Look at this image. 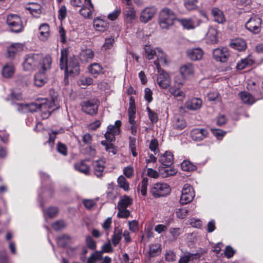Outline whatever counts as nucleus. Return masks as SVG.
<instances>
[{"instance_id":"obj_1","label":"nucleus","mask_w":263,"mask_h":263,"mask_svg":"<svg viewBox=\"0 0 263 263\" xmlns=\"http://www.w3.org/2000/svg\"><path fill=\"white\" fill-rule=\"evenodd\" d=\"M60 67L64 70L65 76L71 75L75 76L79 74L80 66L78 60L75 56L70 57L68 60V51L64 49L61 50L60 59Z\"/></svg>"},{"instance_id":"obj_2","label":"nucleus","mask_w":263,"mask_h":263,"mask_svg":"<svg viewBox=\"0 0 263 263\" xmlns=\"http://www.w3.org/2000/svg\"><path fill=\"white\" fill-rule=\"evenodd\" d=\"M52 64L51 57L46 55L40 63L41 68L39 69L38 72L34 75V83L37 87L44 86L47 82L46 72L51 68Z\"/></svg>"},{"instance_id":"obj_3","label":"nucleus","mask_w":263,"mask_h":263,"mask_svg":"<svg viewBox=\"0 0 263 263\" xmlns=\"http://www.w3.org/2000/svg\"><path fill=\"white\" fill-rule=\"evenodd\" d=\"M176 19L175 12L168 8H164L159 13V23L163 29H167L172 26Z\"/></svg>"},{"instance_id":"obj_4","label":"nucleus","mask_w":263,"mask_h":263,"mask_svg":"<svg viewBox=\"0 0 263 263\" xmlns=\"http://www.w3.org/2000/svg\"><path fill=\"white\" fill-rule=\"evenodd\" d=\"M6 24L10 31L18 33L24 30V25L21 17L15 14H9L6 18Z\"/></svg>"},{"instance_id":"obj_5","label":"nucleus","mask_w":263,"mask_h":263,"mask_svg":"<svg viewBox=\"0 0 263 263\" xmlns=\"http://www.w3.org/2000/svg\"><path fill=\"white\" fill-rule=\"evenodd\" d=\"M43 58L39 54H29L27 55L23 63V67L26 71L33 70L36 66L41 68L40 63Z\"/></svg>"},{"instance_id":"obj_6","label":"nucleus","mask_w":263,"mask_h":263,"mask_svg":"<svg viewBox=\"0 0 263 263\" xmlns=\"http://www.w3.org/2000/svg\"><path fill=\"white\" fill-rule=\"evenodd\" d=\"M171 191L170 186L165 183H156L150 189V193L155 198L164 197Z\"/></svg>"},{"instance_id":"obj_7","label":"nucleus","mask_w":263,"mask_h":263,"mask_svg":"<svg viewBox=\"0 0 263 263\" xmlns=\"http://www.w3.org/2000/svg\"><path fill=\"white\" fill-rule=\"evenodd\" d=\"M262 20L257 15H253L246 22L245 27L249 31L257 34L261 30Z\"/></svg>"},{"instance_id":"obj_8","label":"nucleus","mask_w":263,"mask_h":263,"mask_svg":"<svg viewBox=\"0 0 263 263\" xmlns=\"http://www.w3.org/2000/svg\"><path fill=\"white\" fill-rule=\"evenodd\" d=\"M195 197V192L193 187L189 184H185L182 190L180 203L185 204L191 202Z\"/></svg>"},{"instance_id":"obj_9","label":"nucleus","mask_w":263,"mask_h":263,"mask_svg":"<svg viewBox=\"0 0 263 263\" xmlns=\"http://www.w3.org/2000/svg\"><path fill=\"white\" fill-rule=\"evenodd\" d=\"M81 106L83 112L88 115H94L98 112L99 102L97 100L92 99L83 102Z\"/></svg>"},{"instance_id":"obj_10","label":"nucleus","mask_w":263,"mask_h":263,"mask_svg":"<svg viewBox=\"0 0 263 263\" xmlns=\"http://www.w3.org/2000/svg\"><path fill=\"white\" fill-rule=\"evenodd\" d=\"M213 55L216 61L225 63L228 60L230 53L227 48H218L213 50Z\"/></svg>"},{"instance_id":"obj_11","label":"nucleus","mask_w":263,"mask_h":263,"mask_svg":"<svg viewBox=\"0 0 263 263\" xmlns=\"http://www.w3.org/2000/svg\"><path fill=\"white\" fill-rule=\"evenodd\" d=\"M247 88L249 90L254 91V95L257 97V99L263 98V82L256 83L253 81H249Z\"/></svg>"},{"instance_id":"obj_12","label":"nucleus","mask_w":263,"mask_h":263,"mask_svg":"<svg viewBox=\"0 0 263 263\" xmlns=\"http://www.w3.org/2000/svg\"><path fill=\"white\" fill-rule=\"evenodd\" d=\"M177 20L184 29L187 30L195 29L201 22L200 20H195L192 17L178 18Z\"/></svg>"},{"instance_id":"obj_13","label":"nucleus","mask_w":263,"mask_h":263,"mask_svg":"<svg viewBox=\"0 0 263 263\" xmlns=\"http://www.w3.org/2000/svg\"><path fill=\"white\" fill-rule=\"evenodd\" d=\"M157 82L161 88H167L171 84V78L169 74L161 69V72H158Z\"/></svg>"},{"instance_id":"obj_14","label":"nucleus","mask_w":263,"mask_h":263,"mask_svg":"<svg viewBox=\"0 0 263 263\" xmlns=\"http://www.w3.org/2000/svg\"><path fill=\"white\" fill-rule=\"evenodd\" d=\"M157 8L154 6L145 8L141 12L140 20L141 22L146 23L151 20L157 12Z\"/></svg>"},{"instance_id":"obj_15","label":"nucleus","mask_w":263,"mask_h":263,"mask_svg":"<svg viewBox=\"0 0 263 263\" xmlns=\"http://www.w3.org/2000/svg\"><path fill=\"white\" fill-rule=\"evenodd\" d=\"M17 110L23 112H36L40 110L39 103H32L29 104L23 103H15Z\"/></svg>"},{"instance_id":"obj_16","label":"nucleus","mask_w":263,"mask_h":263,"mask_svg":"<svg viewBox=\"0 0 263 263\" xmlns=\"http://www.w3.org/2000/svg\"><path fill=\"white\" fill-rule=\"evenodd\" d=\"M105 163V159H100L92 162L93 173L98 178H101L103 176Z\"/></svg>"},{"instance_id":"obj_17","label":"nucleus","mask_w":263,"mask_h":263,"mask_svg":"<svg viewBox=\"0 0 263 263\" xmlns=\"http://www.w3.org/2000/svg\"><path fill=\"white\" fill-rule=\"evenodd\" d=\"M157 60L154 61V64L156 66L158 72L161 71V65H165L167 64V55L160 49H157V53L156 55Z\"/></svg>"},{"instance_id":"obj_18","label":"nucleus","mask_w":263,"mask_h":263,"mask_svg":"<svg viewBox=\"0 0 263 263\" xmlns=\"http://www.w3.org/2000/svg\"><path fill=\"white\" fill-rule=\"evenodd\" d=\"M209 132L205 128H195L191 133V136L194 141H201L208 136Z\"/></svg>"},{"instance_id":"obj_19","label":"nucleus","mask_w":263,"mask_h":263,"mask_svg":"<svg viewBox=\"0 0 263 263\" xmlns=\"http://www.w3.org/2000/svg\"><path fill=\"white\" fill-rule=\"evenodd\" d=\"M24 46L21 43H14L7 48V57L13 59L15 55L23 50Z\"/></svg>"},{"instance_id":"obj_20","label":"nucleus","mask_w":263,"mask_h":263,"mask_svg":"<svg viewBox=\"0 0 263 263\" xmlns=\"http://www.w3.org/2000/svg\"><path fill=\"white\" fill-rule=\"evenodd\" d=\"M188 58L192 61H198L202 59L204 52L200 48L188 49L186 51Z\"/></svg>"},{"instance_id":"obj_21","label":"nucleus","mask_w":263,"mask_h":263,"mask_svg":"<svg viewBox=\"0 0 263 263\" xmlns=\"http://www.w3.org/2000/svg\"><path fill=\"white\" fill-rule=\"evenodd\" d=\"M211 14L215 22L218 24H223L226 22L223 12L218 8H213L211 10Z\"/></svg>"},{"instance_id":"obj_22","label":"nucleus","mask_w":263,"mask_h":263,"mask_svg":"<svg viewBox=\"0 0 263 263\" xmlns=\"http://www.w3.org/2000/svg\"><path fill=\"white\" fill-rule=\"evenodd\" d=\"M80 13L85 18H89L92 16V11L94 10L93 5L91 0H88L85 6L81 7Z\"/></svg>"},{"instance_id":"obj_23","label":"nucleus","mask_w":263,"mask_h":263,"mask_svg":"<svg viewBox=\"0 0 263 263\" xmlns=\"http://www.w3.org/2000/svg\"><path fill=\"white\" fill-rule=\"evenodd\" d=\"M159 161L166 167L171 166L174 161L173 155L171 152L167 151L160 156Z\"/></svg>"},{"instance_id":"obj_24","label":"nucleus","mask_w":263,"mask_h":263,"mask_svg":"<svg viewBox=\"0 0 263 263\" xmlns=\"http://www.w3.org/2000/svg\"><path fill=\"white\" fill-rule=\"evenodd\" d=\"M123 17L127 23H132L136 18V11L132 7H128L124 11Z\"/></svg>"},{"instance_id":"obj_25","label":"nucleus","mask_w":263,"mask_h":263,"mask_svg":"<svg viewBox=\"0 0 263 263\" xmlns=\"http://www.w3.org/2000/svg\"><path fill=\"white\" fill-rule=\"evenodd\" d=\"M202 104V100L199 98H194L187 101L185 103V107L190 109L195 110L199 109Z\"/></svg>"},{"instance_id":"obj_26","label":"nucleus","mask_w":263,"mask_h":263,"mask_svg":"<svg viewBox=\"0 0 263 263\" xmlns=\"http://www.w3.org/2000/svg\"><path fill=\"white\" fill-rule=\"evenodd\" d=\"M93 27L96 30L103 32L108 29V23L106 21L97 17L93 20Z\"/></svg>"},{"instance_id":"obj_27","label":"nucleus","mask_w":263,"mask_h":263,"mask_svg":"<svg viewBox=\"0 0 263 263\" xmlns=\"http://www.w3.org/2000/svg\"><path fill=\"white\" fill-rule=\"evenodd\" d=\"M231 47L239 51H242L247 48V43L245 40L242 39H236L233 40L230 43Z\"/></svg>"},{"instance_id":"obj_28","label":"nucleus","mask_w":263,"mask_h":263,"mask_svg":"<svg viewBox=\"0 0 263 263\" xmlns=\"http://www.w3.org/2000/svg\"><path fill=\"white\" fill-rule=\"evenodd\" d=\"M180 74L187 78L189 77L192 76L194 72V68L193 64L187 63L182 65L180 68Z\"/></svg>"},{"instance_id":"obj_29","label":"nucleus","mask_w":263,"mask_h":263,"mask_svg":"<svg viewBox=\"0 0 263 263\" xmlns=\"http://www.w3.org/2000/svg\"><path fill=\"white\" fill-rule=\"evenodd\" d=\"M74 167L77 171L86 175L89 174V166L86 163L84 160H81L76 162L74 165Z\"/></svg>"},{"instance_id":"obj_30","label":"nucleus","mask_w":263,"mask_h":263,"mask_svg":"<svg viewBox=\"0 0 263 263\" xmlns=\"http://www.w3.org/2000/svg\"><path fill=\"white\" fill-rule=\"evenodd\" d=\"M40 35L39 36L41 40L45 41L49 36V26L46 23H43L39 27Z\"/></svg>"},{"instance_id":"obj_31","label":"nucleus","mask_w":263,"mask_h":263,"mask_svg":"<svg viewBox=\"0 0 263 263\" xmlns=\"http://www.w3.org/2000/svg\"><path fill=\"white\" fill-rule=\"evenodd\" d=\"M206 40L210 44H215L218 42L217 31L213 27H210L206 33Z\"/></svg>"},{"instance_id":"obj_32","label":"nucleus","mask_w":263,"mask_h":263,"mask_svg":"<svg viewBox=\"0 0 263 263\" xmlns=\"http://www.w3.org/2000/svg\"><path fill=\"white\" fill-rule=\"evenodd\" d=\"M239 96L245 104L251 105L253 104L257 99H255L253 96L246 91H242L239 93Z\"/></svg>"},{"instance_id":"obj_33","label":"nucleus","mask_w":263,"mask_h":263,"mask_svg":"<svg viewBox=\"0 0 263 263\" xmlns=\"http://www.w3.org/2000/svg\"><path fill=\"white\" fill-rule=\"evenodd\" d=\"M172 126L174 129L182 130L186 126V123L181 117H175L172 122Z\"/></svg>"},{"instance_id":"obj_34","label":"nucleus","mask_w":263,"mask_h":263,"mask_svg":"<svg viewBox=\"0 0 263 263\" xmlns=\"http://www.w3.org/2000/svg\"><path fill=\"white\" fill-rule=\"evenodd\" d=\"M201 255V253L198 252L196 253L187 252L184 255L181 256L178 263H188L191 260L200 258Z\"/></svg>"},{"instance_id":"obj_35","label":"nucleus","mask_w":263,"mask_h":263,"mask_svg":"<svg viewBox=\"0 0 263 263\" xmlns=\"http://www.w3.org/2000/svg\"><path fill=\"white\" fill-rule=\"evenodd\" d=\"M26 9L34 17H38L42 12L41 6L37 3H31L26 7Z\"/></svg>"},{"instance_id":"obj_36","label":"nucleus","mask_w":263,"mask_h":263,"mask_svg":"<svg viewBox=\"0 0 263 263\" xmlns=\"http://www.w3.org/2000/svg\"><path fill=\"white\" fill-rule=\"evenodd\" d=\"M133 203V199L129 196L124 195L121 197L118 203L117 208L120 209H127L130 205Z\"/></svg>"},{"instance_id":"obj_37","label":"nucleus","mask_w":263,"mask_h":263,"mask_svg":"<svg viewBox=\"0 0 263 263\" xmlns=\"http://www.w3.org/2000/svg\"><path fill=\"white\" fill-rule=\"evenodd\" d=\"M53 103L46 100H43L42 103H39L40 110L45 114H50L54 109H51Z\"/></svg>"},{"instance_id":"obj_38","label":"nucleus","mask_w":263,"mask_h":263,"mask_svg":"<svg viewBox=\"0 0 263 263\" xmlns=\"http://www.w3.org/2000/svg\"><path fill=\"white\" fill-rule=\"evenodd\" d=\"M15 71L12 64H7L3 68L2 76L5 78H10L13 75Z\"/></svg>"},{"instance_id":"obj_39","label":"nucleus","mask_w":263,"mask_h":263,"mask_svg":"<svg viewBox=\"0 0 263 263\" xmlns=\"http://www.w3.org/2000/svg\"><path fill=\"white\" fill-rule=\"evenodd\" d=\"M89 71L94 78H97L100 74L103 73V68L99 64L94 63L89 67Z\"/></svg>"},{"instance_id":"obj_40","label":"nucleus","mask_w":263,"mask_h":263,"mask_svg":"<svg viewBox=\"0 0 263 263\" xmlns=\"http://www.w3.org/2000/svg\"><path fill=\"white\" fill-rule=\"evenodd\" d=\"M158 49H159V48H154L151 45H145L144 51L146 58L150 60L153 59L154 56L156 57Z\"/></svg>"},{"instance_id":"obj_41","label":"nucleus","mask_w":263,"mask_h":263,"mask_svg":"<svg viewBox=\"0 0 263 263\" xmlns=\"http://www.w3.org/2000/svg\"><path fill=\"white\" fill-rule=\"evenodd\" d=\"M253 63V61L249 57L241 59L239 61L236 66L238 70H242L247 67L251 66Z\"/></svg>"},{"instance_id":"obj_42","label":"nucleus","mask_w":263,"mask_h":263,"mask_svg":"<svg viewBox=\"0 0 263 263\" xmlns=\"http://www.w3.org/2000/svg\"><path fill=\"white\" fill-rule=\"evenodd\" d=\"M122 236V231L118 228H115L111 237L113 245L116 247L120 241Z\"/></svg>"},{"instance_id":"obj_43","label":"nucleus","mask_w":263,"mask_h":263,"mask_svg":"<svg viewBox=\"0 0 263 263\" xmlns=\"http://www.w3.org/2000/svg\"><path fill=\"white\" fill-rule=\"evenodd\" d=\"M161 252V245L158 243L149 245V255L151 257L158 256Z\"/></svg>"},{"instance_id":"obj_44","label":"nucleus","mask_w":263,"mask_h":263,"mask_svg":"<svg viewBox=\"0 0 263 263\" xmlns=\"http://www.w3.org/2000/svg\"><path fill=\"white\" fill-rule=\"evenodd\" d=\"M183 6L185 9L190 11L197 9L198 0H183Z\"/></svg>"},{"instance_id":"obj_45","label":"nucleus","mask_w":263,"mask_h":263,"mask_svg":"<svg viewBox=\"0 0 263 263\" xmlns=\"http://www.w3.org/2000/svg\"><path fill=\"white\" fill-rule=\"evenodd\" d=\"M121 122L120 120H117L114 125H109L107 127V131L116 135H119L120 132Z\"/></svg>"},{"instance_id":"obj_46","label":"nucleus","mask_w":263,"mask_h":263,"mask_svg":"<svg viewBox=\"0 0 263 263\" xmlns=\"http://www.w3.org/2000/svg\"><path fill=\"white\" fill-rule=\"evenodd\" d=\"M169 167L159 169L160 173L163 178H166L176 174V170L174 168Z\"/></svg>"},{"instance_id":"obj_47","label":"nucleus","mask_w":263,"mask_h":263,"mask_svg":"<svg viewBox=\"0 0 263 263\" xmlns=\"http://www.w3.org/2000/svg\"><path fill=\"white\" fill-rule=\"evenodd\" d=\"M180 88L181 87H178L176 86L171 87L169 88V92L171 95H173L175 98H184L185 97V94L182 91L180 90Z\"/></svg>"},{"instance_id":"obj_48","label":"nucleus","mask_w":263,"mask_h":263,"mask_svg":"<svg viewBox=\"0 0 263 263\" xmlns=\"http://www.w3.org/2000/svg\"><path fill=\"white\" fill-rule=\"evenodd\" d=\"M117 182L119 186L125 191H128L129 190V184L123 175L118 177Z\"/></svg>"},{"instance_id":"obj_49","label":"nucleus","mask_w":263,"mask_h":263,"mask_svg":"<svg viewBox=\"0 0 263 263\" xmlns=\"http://www.w3.org/2000/svg\"><path fill=\"white\" fill-rule=\"evenodd\" d=\"M93 80L90 77H82L78 81V84L82 88H85L87 86L93 83Z\"/></svg>"},{"instance_id":"obj_50","label":"nucleus","mask_w":263,"mask_h":263,"mask_svg":"<svg viewBox=\"0 0 263 263\" xmlns=\"http://www.w3.org/2000/svg\"><path fill=\"white\" fill-rule=\"evenodd\" d=\"M101 252L96 251L93 252L88 258L86 263H96L98 260L101 259Z\"/></svg>"},{"instance_id":"obj_51","label":"nucleus","mask_w":263,"mask_h":263,"mask_svg":"<svg viewBox=\"0 0 263 263\" xmlns=\"http://www.w3.org/2000/svg\"><path fill=\"white\" fill-rule=\"evenodd\" d=\"M101 144L105 147V150L109 153L115 155L117 153V149L111 143H108L106 140L101 141Z\"/></svg>"},{"instance_id":"obj_52","label":"nucleus","mask_w":263,"mask_h":263,"mask_svg":"<svg viewBox=\"0 0 263 263\" xmlns=\"http://www.w3.org/2000/svg\"><path fill=\"white\" fill-rule=\"evenodd\" d=\"M181 166L184 171H193L196 169V166L187 160L183 161L181 164Z\"/></svg>"},{"instance_id":"obj_53","label":"nucleus","mask_w":263,"mask_h":263,"mask_svg":"<svg viewBox=\"0 0 263 263\" xmlns=\"http://www.w3.org/2000/svg\"><path fill=\"white\" fill-rule=\"evenodd\" d=\"M70 238L68 235H62L57 239V242L59 246L64 247L69 242Z\"/></svg>"},{"instance_id":"obj_54","label":"nucleus","mask_w":263,"mask_h":263,"mask_svg":"<svg viewBox=\"0 0 263 263\" xmlns=\"http://www.w3.org/2000/svg\"><path fill=\"white\" fill-rule=\"evenodd\" d=\"M129 106L128 109V116H136V107L135 103V100L134 97H130L129 98Z\"/></svg>"},{"instance_id":"obj_55","label":"nucleus","mask_w":263,"mask_h":263,"mask_svg":"<svg viewBox=\"0 0 263 263\" xmlns=\"http://www.w3.org/2000/svg\"><path fill=\"white\" fill-rule=\"evenodd\" d=\"M115 43V40L113 37H109L106 38L105 40V43L102 46V49L104 50H107L111 49L113 47V45Z\"/></svg>"},{"instance_id":"obj_56","label":"nucleus","mask_w":263,"mask_h":263,"mask_svg":"<svg viewBox=\"0 0 263 263\" xmlns=\"http://www.w3.org/2000/svg\"><path fill=\"white\" fill-rule=\"evenodd\" d=\"M185 79H187L185 77H183L182 74L177 75L175 77L174 80V86H178V87H181L184 82Z\"/></svg>"},{"instance_id":"obj_57","label":"nucleus","mask_w":263,"mask_h":263,"mask_svg":"<svg viewBox=\"0 0 263 263\" xmlns=\"http://www.w3.org/2000/svg\"><path fill=\"white\" fill-rule=\"evenodd\" d=\"M146 110L148 112L149 119L151 122L152 123H156L158 120V114L156 112L152 111L149 107H147Z\"/></svg>"},{"instance_id":"obj_58","label":"nucleus","mask_w":263,"mask_h":263,"mask_svg":"<svg viewBox=\"0 0 263 263\" xmlns=\"http://www.w3.org/2000/svg\"><path fill=\"white\" fill-rule=\"evenodd\" d=\"M67 9L64 5H61L58 10V18L60 20H64L67 16Z\"/></svg>"},{"instance_id":"obj_59","label":"nucleus","mask_w":263,"mask_h":263,"mask_svg":"<svg viewBox=\"0 0 263 263\" xmlns=\"http://www.w3.org/2000/svg\"><path fill=\"white\" fill-rule=\"evenodd\" d=\"M121 8H116V9L114 11L110 13L108 15L107 18L110 21H115L118 18V17L119 16V15L121 14Z\"/></svg>"},{"instance_id":"obj_60","label":"nucleus","mask_w":263,"mask_h":263,"mask_svg":"<svg viewBox=\"0 0 263 263\" xmlns=\"http://www.w3.org/2000/svg\"><path fill=\"white\" fill-rule=\"evenodd\" d=\"M118 212L117 213V217L121 218H126L130 215V211L127 209H120V208H117Z\"/></svg>"},{"instance_id":"obj_61","label":"nucleus","mask_w":263,"mask_h":263,"mask_svg":"<svg viewBox=\"0 0 263 263\" xmlns=\"http://www.w3.org/2000/svg\"><path fill=\"white\" fill-rule=\"evenodd\" d=\"M149 149L156 154L158 151V140L155 139H152L150 142L149 145Z\"/></svg>"},{"instance_id":"obj_62","label":"nucleus","mask_w":263,"mask_h":263,"mask_svg":"<svg viewBox=\"0 0 263 263\" xmlns=\"http://www.w3.org/2000/svg\"><path fill=\"white\" fill-rule=\"evenodd\" d=\"M188 212V210L185 208H180L177 210L176 214L178 218L183 219L187 215Z\"/></svg>"},{"instance_id":"obj_63","label":"nucleus","mask_w":263,"mask_h":263,"mask_svg":"<svg viewBox=\"0 0 263 263\" xmlns=\"http://www.w3.org/2000/svg\"><path fill=\"white\" fill-rule=\"evenodd\" d=\"M148 185V179L144 178L141 182L140 192L142 196H145L147 194V187Z\"/></svg>"},{"instance_id":"obj_64","label":"nucleus","mask_w":263,"mask_h":263,"mask_svg":"<svg viewBox=\"0 0 263 263\" xmlns=\"http://www.w3.org/2000/svg\"><path fill=\"white\" fill-rule=\"evenodd\" d=\"M65 223L62 220L57 221L52 224V228L55 231H59L65 227Z\"/></svg>"}]
</instances>
